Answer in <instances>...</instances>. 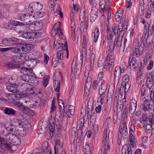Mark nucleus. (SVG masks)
<instances>
[{"label":"nucleus","mask_w":154,"mask_h":154,"mask_svg":"<svg viewBox=\"0 0 154 154\" xmlns=\"http://www.w3.org/2000/svg\"><path fill=\"white\" fill-rule=\"evenodd\" d=\"M146 77L147 85L152 87L154 84V72H148L146 74Z\"/></svg>","instance_id":"nucleus-11"},{"label":"nucleus","mask_w":154,"mask_h":154,"mask_svg":"<svg viewBox=\"0 0 154 154\" xmlns=\"http://www.w3.org/2000/svg\"><path fill=\"white\" fill-rule=\"evenodd\" d=\"M32 14L35 17V21L38 17L41 18L43 17L45 15V13L43 11H39L36 13H32Z\"/></svg>","instance_id":"nucleus-34"},{"label":"nucleus","mask_w":154,"mask_h":154,"mask_svg":"<svg viewBox=\"0 0 154 154\" xmlns=\"http://www.w3.org/2000/svg\"><path fill=\"white\" fill-rule=\"evenodd\" d=\"M71 28L72 35V37L75 36V21H71Z\"/></svg>","instance_id":"nucleus-42"},{"label":"nucleus","mask_w":154,"mask_h":154,"mask_svg":"<svg viewBox=\"0 0 154 154\" xmlns=\"http://www.w3.org/2000/svg\"><path fill=\"white\" fill-rule=\"evenodd\" d=\"M58 104L60 109V112L62 109V105L63 107V111L64 112H66V108L67 107V105L64 104L63 101L61 99H58Z\"/></svg>","instance_id":"nucleus-38"},{"label":"nucleus","mask_w":154,"mask_h":154,"mask_svg":"<svg viewBox=\"0 0 154 154\" xmlns=\"http://www.w3.org/2000/svg\"><path fill=\"white\" fill-rule=\"evenodd\" d=\"M42 151L44 153H46L47 154H51V149L49 146L48 142L45 141L43 143L42 147Z\"/></svg>","instance_id":"nucleus-16"},{"label":"nucleus","mask_w":154,"mask_h":154,"mask_svg":"<svg viewBox=\"0 0 154 154\" xmlns=\"http://www.w3.org/2000/svg\"><path fill=\"white\" fill-rule=\"evenodd\" d=\"M24 113H26L28 115L31 116H32L34 115V112L32 110L27 107L26 108Z\"/></svg>","instance_id":"nucleus-54"},{"label":"nucleus","mask_w":154,"mask_h":154,"mask_svg":"<svg viewBox=\"0 0 154 154\" xmlns=\"http://www.w3.org/2000/svg\"><path fill=\"white\" fill-rule=\"evenodd\" d=\"M127 21V20H126ZM118 28L117 30V35L119 36L121 35L122 37L127 30V22H123V20H121V22L119 23L118 25Z\"/></svg>","instance_id":"nucleus-8"},{"label":"nucleus","mask_w":154,"mask_h":154,"mask_svg":"<svg viewBox=\"0 0 154 154\" xmlns=\"http://www.w3.org/2000/svg\"><path fill=\"white\" fill-rule=\"evenodd\" d=\"M105 97V96L100 95V96L98 98L97 102L98 105L100 104L102 105L103 104Z\"/></svg>","instance_id":"nucleus-47"},{"label":"nucleus","mask_w":154,"mask_h":154,"mask_svg":"<svg viewBox=\"0 0 154 154\" xmlns=\"http://www.w3.org/2000/svg\"><path fill=\"white\" fill-rule=\"evenodd\" d=\"M123 13V9H120L115 15V19L116 21L118 22L121 20V17L122 16Z\"/></svg>","instance_id":"nucleus-27"},{"label":"nucleus","mask_w":154,"mask_h":154,"mask_svg":"<svg viewBox=\"0 0 154 154\" xmlns=\"http://www.w3.org/2000/svg\"><path fill=\"white\" fill-rule=\"evenodd\" d=\"M125 70V67H121L119 66H117L115 69L114 75V80L118 79H119L121 74L124 72Z\"/></svg>","instance_id":"nucleus-12"},{"label":"nucleus","mask_w":154,"mask_h":154,"mask_svg":"<svg viewBox=\"0 0 154 154\" xmlns=\"http://www.w3.org/2000/svg\"><path fill=\"white\" fill-rule=\"evenodd\" d=\"M6 88L8 91L11 92H13V93L18 91L17 88L13 85H7Z\"/></svg>","instance_id":"nucleus-37"},{"label":"nucleus","mask_w":154,"mask_h":154,"mask_svg":"<svg viewBox=\"0 0 154 154\" xmlns=\"http://www.w3.org/2000/svg\"><path fill=\"white\" fill-rule=\"evenodd\" d=\"M119 133L122 134L123 137H128V130H123V129H120L119 130Z\"/></svg>","instance_id":"nucleus-51"},{"label":"nucleus","mask_w":154,"mask_h":154,"mask_svg":"<svg viewBox=\"0 0 154 154\" xmlns=\"http://www.w3.org/2000/svg\"><path fill=\"white\" fill-rule=\"evenodd\" d=\"M55 124L54 122H52L49 125V129L50 132L53 133L55 131Z\"/></svg>","instance_id":"nucleus-59"},{"label":"nucleus","mask_w":154,"mask_h":154,"mask_svg":"<svg viewBox=\"0 0 154 154\" xmlns=\"http://www.w3.org/2000/svg\"><path fill=\"white\" fill-rule=\"evenodd\" d=\"M16 111L13 109L6 107L4 109V112L5 114L8 115H14L15 114Z\"/></svg>","instance_id":"nucleus-29"},{"label":"nucleus","mask_w":154,"mask_h":154,"mask_svg":"<svg viewBox=\"0 0 154 154\" xmlns=\"http://www.w3.org/2000/svg\"><path fill=\"white\" fill-rule=\"evenodd\" d=\"M39 63V61L36 59H32L30 60L29 61L25 63V64H26L29 67H31V68H33L36 65Z\"/></svg>","instance_id":"nucleus-21"},{"label":"nucleus","mask_w":154,"mask_h":154,"mask_svg":"<svg viewBox=\"0 0 154 154\" xmlns=\"http://www.w3.org/2000/svg\"><path fill=\"white\" fill-rule=\"evenodd\" d=\"M129 76L128 74L125 75L122 78V82L121 84L120 90L125 92H127L130 88V85L129 83Z\"/></svg>","instance_id":"nucleus-4"},{"label":"nucleus","mask_w":154,"mask_h":154,"mask_svg":"<svg viewBox=\"0 0 154 154\" xmlns=\"http://www.w3.org/2000/svg\"><path fill=\"white\" fill-rule=\"evenodd\" d=\"M13 96L14 97V100H16L20 99L22 97V94L18 90V91L17 92H14L13 93Z\"/></svg>","instance_id":"nucleus-43"},{"label":"nucleus","mask_w":154,"mask_h":154,"mask_svg":"<svg viewBox=\"0 0 154 154\" xmlns=\"http://www.w3.org/2000/svg\"><path fill=\"white\" fill-rule=\"evenodd\" d=\"M5 131H3L2 134L5 136L6 139L14 145H19L21 143V140L20 137L16 136V135H13L12 134H7Z\"/></svg>","instance_id":"nucleus-3"},{"label":"nucleus","mask_w":154,"mask_h":154,"mask_svg":"<svg viewBox=\"0 0 154 154\" xmlns=\"http://www.w3.org/2000/svg\"><path fill=\"white\" fill-rule=\"evenodd\" d=\"M83 151L84 154H92V152L90 150L89 143L86 142L83 143Z\"/></svg>","instance_id":"nucleus-22"},{"label":"nucleus","mask_w":154,"mask_h":154,"mask_svg":"<svg viewBox=\"0 0 154 154\" xmlns=\"http://www.w3.org/2000/svg\"><path fill=\"white\" fill-rule=\"evenodd\" d=\"M94 42H96L98 39L99 36L100 35L99 30L98 28H96L94 32Z\"/></svg>","instance_id":"nucleus-41"},{"label":"nucleus","mask_w":154,"mask_h":154,"mask_svg":"<svg viewBox=\"0 0 154 154\" xmlns=\"http://www.w3.org/2000/svg\"><path fill=\"white\" fill-rule=\"evenodd\" d=\"M140 121V123L144 126L145 123L147 122L148 121L147 116L145 115H143Z\"/></svg>","instance_id":"nucleus-44"},{"label":"nucleus","mask_w":154,"mask_h":154,"mask_svg":"<svg viewBox=\"0 0 154 154\" xmlns=\"http://www.w3.org/2000/svg\"><path fill=\"white\" fill-rule=\"evenodd\" d=\"M21 79L24 81L28 82L30 79V77L26 75H23L21 76Z\"/></svg>","instance_id":"nucleus-58"},{"label":"nucleus","mask_w":154,"mask_h":154,"mask_svg":"<svg viewBox=\"0 0 154 154\" xmlns=\"http://www.w3.org/2000/svg\"><path fill=\"white\" fill-rule=\"evenodd\" d=\"M37 31H38L42 28L43 24L42 22L40 21L35 23Z\"/></svg>","instance_id":"nucleus-53"},{"label":"nucleus","mask_w":154,"mask_h":154,"mask_svg":"<svg viewBox=\"0 0 154 154\" xmlns=\"http://www.w3.org/2000/svg\"><path fill=\"white\" fill-rule=\"evenodd\" d=\"M114 56L113 52H111L107 55L106 58V61L108 65H112L114 61Z\"/></svg>","instance_id":"nucleus-18"},{"label":"nucleus","mask_w":154,"mask_h":154,"mask_svg":"<svg viewBox=\"0 0 154 154\" xmlns=\"http://www.w3.org/2000/svg\"><path fill=\"white\" fill-rule=\"evenodd\" d=\"M27 124L30 125L27 121L24 119L20 120L14 118L13 119V124H10L8 127L6 126V133L7 134H11L13 135H16L18 134L19 131L18 129L15 126L20 128H25Z\"/></svg>","instance_id":"nucleus-1"},{"label":"nucleus","mask_w":154,"mask_h":154,"mask_svg":"<svg viewBox=\"0 0 154 154\" xmlns=\"http://www.w3.org/2000/svg\"><path fill=\"white\" fill-rule=\"evenodd\" d=\"M35 17L33 15L32 13H21L18 14V17L20 20L25 23L26 25H29L33 22L35 21Z\"/></svg>","instance_id":"nucleus-2"},{"label":"nucleus","mask_w":154,"mask_h":154,"mask_svg":"<svg viewBox=\"0 0 154 154\" xmlns=\"http://www.w3.org/2000/svg\"><path fill=\"white\" fill-rule=\"evenodd\" d=\"M38 102L37 101L33 99L32 100H30L29 102V105L30 107H33L37 105L38 104Z\"/></svg>","instance_id":"nucleus-56"},{"label":"nucleus","mask_w":154,"mask_h":154,"mask_svg":"<svg viewBox=\"0 0 154 154\" xmlns=\"http://www.w3.org/2000/svg\"><path fill=\"white\" fill-rule=\"evenodd\" d=\"M133 54L134 56L138 57L140 56V54L139 53V50L138 48H135L133 51Z\"/></svg>","instance_id":"nucleus-64"},{"label":"nucleus","mask_w":154,"mask_h":154,"mask_svg":"<svg viewBox=\"0 0 154 154\" xmlns=\"http://www.w3.org/2000/svg\"><path fill=\"white\" fill-rule=\"evenodd\" d=\"M75 107L72 106L70 105L69 106V108L68 110H67L66 108V112H64L66 113H69L71 116L74 115L75 113Z\"/></svg>","instance_id":"nucleus-39"},{"label":"nucleus","mask_w":154,"mask_h":154,"mask_svg":"<svg viewBox=\"0 0 154 154\" xmlns=\"http://www.w3.org/2000/svg\"><path fill=\"white\" fill-rule=\"evenodd\" d=\"M39 81V79L35 75H34L32 77V82H33V83L35 85H38Z\"/></svg>","instance_id":"nucleus-46"},{"label":"nucleus","mask_w":154,"mask_h":154,"mask_svg":"<svg viewBox=\"0 0 154 154\" xmlns=\"http://www.w3.org/2000/svg\"><path fill=\"white\" fill-rule=\"evenodd\" d=\"M106 36L107 40L110 41V42L113 39V35H112L110 28L107 27L106 31Z\"/></svg>","instance_id":"nucleus-30"},{"label":"nucleus","mask_w":154,"mask_h":154,"mask_svg":"<svg viewBox=\"0 0 154 154\" xmlns=\"http://www.w3.org/2000/svg\"><path fill=\"white\" fill-rule=\"evenodd\" d=\"M80 70L79 68H76L75 71V73L73 72V69H72V72L71 74V77L72 78H75L76 79H78L80 75Z\"/></svg>","instance_id":"nucleus-32"},{"label":"nucleus","mask_w":154,"mask_h":154,"mask_svg":"<svg viewBox=\"0 0 154 154\" xmlns=\"http://www.w3.org/2000/svg\"><path fill=\"white\" fill-rule=\"evenodd\" d=\"M49 76L48 75L44 76L43 78L42 84L43 85L46 87L47 85L49 82Z\"/></svg>","instance_id":"nucleus-50"},{"label":"nucleus","mask_w":154,"mask_h":154,"mask_svg":"<svg viewBox=\"0 0 154 154\" xmlns=\"http://www.w3.org/2000/svg\"><path fill=\"white\" fill-rule=\"evenodd\" d=\"M102 150L103 154H109L110 152V144H102Z\"/></svg>","instance_id":"nucleus-28"},{"label":"nucleus","mask_w":154,"mask_h":154,"mask_svg":"<svg viewBox=\"0 0 154 154\" xmlns=\"http://www.w3.org/2000/svg\"><path fill=\"white\" fill-rule=\"evenodd\" d=\"M80 22L81 26L87 29L88 26V15L86 12L84 11L80 15Z\"/></svg>","instance_id":"nucleus-9"},{"label":"nucleus","mask_w":154,"mask_h":154,"mask_svg":"<svg viewBox=\"0 0 154 154\" xmlns=\"http://www.w3.org/2000/svg\"><path fill=\"white\" fill-rule=\"evenodd\" d=\"M17 105L18 109L24 112L27 107L24 106L21 103H18Z\"/></svg>","instance_id":"nucleus-55"},{"label":"nucleus","mask_w":154,"mask_h":154,"mask_svg":"<svg viewBox=\"0 0 154 154\" xmlns=\"http://www.w3.org/2000/svg\"><path fill=\"white\" fill-rule=\"evenodd\" d=\"M12 61L15 63H18L21 61L20 56L18 55L14 56L12 58Z\"/></svg>","instance_id":"nucleus-49"},{"label":"nucleus","mask_w":154,"mask_h":154,"mask_svg":"<svg viewBox=\"0 0 154 154\" xmlns=\"http://www.w3.org/2000/svg\"><path fill=\"white\" fill-rule=\"evenodd\" d=\"M123 129V130H127L126 122H122L120 123L119 126V129Z\"/></svg>","instance_id":"nucleus-63"},{"label":"nucleus","mask_w":154,"mask_h":154,"mask_svg":"<svg viewBox=\"0 0 154 154\" xmlns=\"http://www.w3.org/2000/svg\"><path fill=\"white\" fill-rule=\"evenodd\" d=\"M131 60L133 68L134 69H136L138 67L139 65L138 61L136 60L135 58H133L132 55V58H131Z\"/></svg>","instance_id":"nucleus-35"},{"label":"nucleus","mask_w":154,"mask_h":154,"mask_svg":"<svg viewBox=\"0 0 154 154\" xmlns=\"http://www.w3.org/2000/svg\"><path fill=\"white\" fill-rule=\"evenodd\" d=\"M10 50L13 53L21 54L20 46L15 47H10Z\"/></svg>","instance_id":"nucleus-40"},{"label":"nucleus","mask_w":154,"mask_h":154,"mask_svg":"<svg viewBox=\"0 0 154 154\" xmlns=\"http://www.w3.org/2000/svg\"><path fill=\"white\" fill-rule=\"evenodd\" d=\"M105 63V66H107L108 65L107 62L105 60V61L104 59L103 60H100L99 59L98 60V62H97V65L99 67H100L103 65Z\"/></svg>","instance_id":"nucleus-45"},{"label":"nucleus","mask_w":154,"mask_h":154,"mask_svg":"<svg viewBox=\"0 0 154 154\" xmlns=\"http://www.w3.org/2000/svg\"><path fill=\"white\" fill-rule=\"evenodd\" d=\"M97 8L96 7H93L91 13L90 20L91 22H94L96 19L97 16Z\"/></svg>","instance_id":"nucleus-17"},{"label":"nucleus","mask_w":154,"mask_h":154,"mask_svg":"<svg viewBox=\"0 0 154 154\" xmlns=\"http://www.w3.org/2000/svg\"><path fill=\"white\" fill-rule=\"evenodd\" d=\"M63 139L62 136L60 135L57 137L56 142L54 147L55 154H60L61 152L63 151Z\"/></svg>","instance_id":"nucleus-5"},{"label":"nucleus","mask_w":154,"mask_h":154,"mask_svg":"<svg viewBox=\"0 0 154 154\" xmlns=\"http://www.w3.org/2000/svg\"><path fill=\"white\" fill-rule=\"evenodd\" d=\"M107 88V85L105 84H103L99 87V94L100 95L105 96V93Z\"/></svg>","instance_id":"nucleus-23"},{"label":"nucleus","mask_w":154,"mask_h":154,"mask_svg":"<svg viewBox=\"0 0 154 154\" xmlns=\"http://www.w3.org/2000/svg\"><path fill=\"white\" fill-rule=\"evenodd\" d=\"M148 32H150L151 35H152L154 32V24H153L151 25H148Z\"/></svg>","instance_id":"nucleus-57"},{"label":"nucleus","mask_w":154,"mask_h":154,"mask_svg":"<svg viewBox=\"0 0 154 154\" xmlns=\"http://www.w3.org/2000/svg\"><path fill=\"white\" fill-rule=\"evenodd\" d=\"M122 154H132V150L127 145H125L122 149Z\"/></svg>","instance_id":"nucleus-31"},{"label":"nucleus","mask_w":154,"mask_h":154,"mask_svg":"<svg viewBox=\"0 0 154 154\" xmlns=\"http://www.w3.org/2000/svg\"><path fill=\"white\" fill-rule=\"evenodd\" d=\"M119 36H118L115 40V42L113 44V50L115 48H116L117 47H121L122 46V38L119 39Z\"/></svg>","instance_id":"nucleus-25"},{"label":"nucleus","mask_w":154,"mask_h":154,"mask_svg":"<svg viewBox=\"0 0 154 154\" xmlns=\"http://www.w3.org/2000/svg\"><path fill=\"white\" fill-rule=\"evenodd\" d=\"M140 108L145 112L149 110H152L154 112V103L151 100L146 99L140 105Z\"/></svg>","instance_id":"nucleus-6"},{"label":"nucleus","mask_w":154,"mask_h":154,"mask_svg":"<svg viewBox=\"0 0 154 154\" xmlns=\"http://www.w3.org/2000/svg\"><path fill=\"white\" fill-rule=\"evenodd\" d=\"M60 85L59 81L57 79H55L54 82V86L55 91L56 92H59L60 91Z\"/></svg>","instance_id":"nucleus-36"},{"label":"nucleus","mask_w":154,"mask_h":154,"mask_svg":"<svg viewBox=\"0 0 154 154\" xmlns=\"http://www.w3.org/2000/svg\"><path fill=\"white\" fill-rule=\"evenodd\" d=\"M112 30L113 35L117 34V30L118 28V25L116 24H113L112 26Z\"/></svg>","instance_id":"nucleus-52"},{"label":"nucleus","mask_w":154,"mask_h":154,"mask_svg":"<svg viewBox=\"0 0 154 154\" xmlns=\"http://www.w3.org/2000/svg\"><path fill=\"white\" fill-rule=\"evenodd\" d=\"M103 72L102 71L100 72L98 75L97 80L99 81H102L103 78Z\"/></svg>","instance_id":"nucleus-61"},{"label":"nucleus","mask_w":154,"mask_h":154,"mask_svg":"<svg viewBox=\"0 0 154 154\" xmlns=\"http://www.w3.org/2000/svg\"><path fill=\"white\" fill-rule=\"evenodd\" d=\"M66 44H64L61 43L59 40L56 39H55V41L54 44V48L55 50H57L59 48L63 49V46H64L65 44H67L66 42H65Z\"/></svg>","instance_id":"nucleus-20"},{"label":"nucleus","mask_w":154,"mask_h":154,"mask_svg":"<svg viewBox=\"0 0 154 154\" xmlns=\"http://www.w3.org/2000/svg\"><path fill=\"white\" fill-rule=\"evenodd\" d=\"M0 146H5L6 147V148L9 149H11L12 145L8 143H7L5 141V139L1 137H0Z\"/></svg>","instance_id":"nucleus-26"},{"label":"nucleus","mask_w":154,"mask_h":154,"mask_svg":"<svg viewBox=\"0 0 154 154\" xmlns=\"http://www.w3.org/2000/svg\"><path fill=\"white\" fill-rule=\"evenodd\" d=\"M65 52L63 49L58 50L57 52V60H55L54 61H53L52 65L55 67L58 64L60 63V60H63L64 59V56L65 55Z\"/></svg>","instance_id":"nucleus-10"},{"label":"nucleus","mask_w":154,"mask_h":154,"mask_svg":"<svg viewBox=\"0 0 154 154\" xmlns=\"http://www.w3.org/2000/svg\"><path fill=\"white\" fill-rule=\"evenodd\" d=\"M142 75L140 71H137L136 82L138 85H141L144 82V79L142 78Z\"/></svg>","instance_id":"nucleus-24"},{"label":"nucleus","mask_w":154,"mask_h":154,"mask_svg":"<svg viewBox=\"0 0 154 154\" xmlns=\"http://www.w3.org/2000/svg\"><path fill=\"white\" fill-rule=\"evenodd\" d=\"M113 95L110 93L107 96V103L110 105H111L112 102V97Z\"/></svg>","instance_id":"nucleus-48"},{"label":"nucleus","mask_w":154,"mask_h":154,"mask_svg":"<svg viewBox=\"0 0 154 154\" xmlns=\"http://www.w3.org/2000/svg\"><path fill=\"white\" fill-rule=\"evenodd\" d=\"M20 39L16 38H9L10 45H18L19 44Z\"/></svg>","instance_id":"nucleus-33"},{"label":"nucleus","mask_w":154,"mask_h":154,"mask_svg":"<svg viewBox=\"0 0 154 154\" xmlns=\"http://www.w3.org/2000/svg\"><path fill=\"white\" fill-rule=\"evenodd\" d=\"M137 107V102L134 99H132L129 106V112L131 114H133L135 111Z\"/></svg>","instance_id":"nucleus-14"},{"label":"nucleus","mask_w":154,"mask_h":154,"mask_svg":"<svg viewBox=\"0 0 154 154\" xmlns=\"http://www.w3.org/2000/svg\"><path fill=\"white\" fill-rule=\"evenodd\" d=\"M36 35L35 33L32 32H23L22 35V37L26 39H33L35 36Z\"/></svg>","instance_id":"nucleus-19"},{"label":"nucleus","mask_w":154,"mask_h":154,"mask_svg":"<svg viewBox=\"0 0 154 154\" xmlns=\"http://www.w3.org/2000/svg\"><path fill=\"white\" fill-rule=\"evenodd\" d=\"M111 141V139H109V136L108 137L107 129V128H105L103 132L102 144H109L110 143Z\"/></svg>","instance_id":"nucleus-13"},{"label":"nucleus","mask_w":154,"mask_h":154,"mask_svg":"<svg viewBox=\"0 0 154 154\" xmlns=\"http://www.w3.org/2000/svg\"><path fill=\"white\" fill-rule=\"evenodd\" d=\"M32 45L30 44H25L20 46L21 54H26L29 52L31 50Z\"/></svg>","instance_id":"nucleus-15"},{"label":"nucleus","mask_w":154,"mask_h":154,"mask_svg":"<svg viewBox=\"0 0 154 154\" xmlns=\"http://www.w3.org/2000/svg\"><path fill=\"white\" fill-rule=\"evenodd\" d=\"M29 25V29L31 30L32 31H37L35 27V23H34L33 22L32 23L29 24V25Z\"/></svg>","instance_id":"nucleus-60"},{"label":"nucleus","mask_w":154,"mask_h":154,"mask_svg":"<svg viewBox=\"0 0 154 154\" xmlns=\"http://www.w3.org/2000/svg\"><path fill=\"white\" fill-rule=\"evenodd\" d=\"M91 128L93 129L95 133L97 132L99 129L98 125L93 123L91 126Z\"/></svg>","instance_id":"nucleus-62"},{"label":"nucleus","mask_w":154,"mask_h":154,"mask_svg":"<svg viewBox=\"0 0 154 154\" xmlns=\"http://www.w3.org/2000/svg\"><path fill=\"white\" fill-rule=\"evenodd\" d=\"M42 8V5L41 3L38 2H34L29 4L28 10L29 12L34 13L40 11Z\"/></svg>","instance_id":"nucleus-7"}]
</instances>
